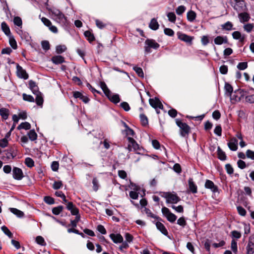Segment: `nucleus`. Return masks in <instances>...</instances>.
I'll return each mask as SVG.
<instances>
[{"label":"nucleus","mask_w":254,"mask_h":254,"mask_svg":"<svg viewBox=\"0 0 254 254\" xmlns=\"http://www.w3.org/2000/svg\"><path fill=\"white\" fill-rule=\"evenodd\" d=\"M31 128V125L28 122H24L21 123L17 127V129L20 130L21 129H24L25 130L30 129Z\"/></svg>","instance_id":"72a5a7b5"},{"label":"nucleus","mask_w":254,"mask_h":254,"mask_svg":"<svg viewBox=\"0 0 254 254\" xmlns=\"http://www.w3.org/2000/svg\"><path fill=\"white\" fill-rule=\"evenodd\" d=\"M51 61L55 64H59L65 62L64 58L62 56H54L51 59Z\"/></svg>","instance_id":"4be33fe9"},{"label":"nucleus","mask_w":254,"mask_h":254,"mask_svg":"<svg viewBox=\"0 0 254 254\" xmlns=\"http://www.w3.org/2000/svg\"><path fill=\"white\" fill-rule=\"evenodd\" d=\"M177 224L183 228H184L187 225V221L185 218L183 216L179 218L177 220Z\"/></svg>","instance_id":"c03bdc74"},{"label":"nucleus","mask_w":254,"mask_h":254,"mask_svg":"<svg viewBox=\"0 0 254 254\" xmlns=\"http://www.w3.org/2000/svg\"><path fill=\"white\" fill-rule=\"evenodd\" d=\"M224 88L226 92L228 93V95L229 96H231L233 91V88L231 85L228 83L226 82L225 84Z\"/></svg>","instance_id":"c9c22d12"},{"label":"nucleus","mask_w":254,"mask_h":254,"mask_svg":"<svg viewBox=\"0 0 254 254\" xmlns=\"http://www.w3.org/2000/svg\"><path fill=\"white\" fill-rule=\"evenodd\" d=\"M16 73L17 76L20 78L27 79L29 77V75L26 70L18 64L16 65Z\"/></svg>","instance_id":"9d476101"},{"label":"nucleus","mask_w":254,"mask_h":254,"mask_svg":"<svg viewBox=\"0 0 254 254\" xmlns=\"http://www.w3.org/2000/svg\"><path fill=\"white\" fill-rule=\"evenodd\" d=\"M237 67L240 70H244L248 67V63L247 62L239 63Z\"/></svg>","instance_id":"052dcab7"},{"label":"nucleus","mask_w":254,"mask_h":254,"mask_svg":"<svg viewBox=\"0 0 254 254\" xmlns=\"http://www.w3.org/2000/svg\"><path fill=\"white\" fill-rule=\"evenodd\" d=\"M13 178L16 180H21L24 177L22 170L18 167H14L12 170Z\"/></svg>","instance_id":"1a4fd4ad"},{"label":"nucleus","mask_w":254,"mask_h":254,"mask_svg":"<svg viewBox=\"0 0 254 254\" xmlns=\"http://www.w3.org/2000/svg\"><path fill=\"white\" fill-rule=\"evenodd\" d=\"M53 19L58 23L65 25L67 21V18L64 14L56 8H52L49 10Z\"/></svg>","instance_id":"f03ea898"},{"label":"nucleus","mask_w":254,"mask_h":254,"mask_svg":"<svg viewBox=\"0 0 254 254\" xmlns=\"http://www.w3.org/2000/svg\"><path fill=\"white\" fill-rule=\"evenodd\" d=\"M23 99L30 102H34V99L31 95H27L25 93L22 94Z\"/></svg>","instance_id":"3c124183"},{"label":"nucleus","mask_w":254,"mask_h":254,"mask_svg":"<svg viewBox=\"0 0 254 254\" xmlns=\"http://www.w3.org/2000/svg\"><path fill=\"white\" fill-rule=\"evenodd\" d=\"M42 48L45 50L48 51L50 49V43L48 41H43L41 43Z\"/></svg>","instance_id":"680f3d73"},{"label":"nucleus","mask_w":254,"mask_h":254,"mask_svg":"<svg viewBox=\"0 0 254 254\" xmlns=\"http://www.w3.org/2000/svg\"><path fill=\"white\" fill-rule=\"evenodd\" d=\"M246 156L247 158L254 160V151L250 149L247 150L246 151Z\"/></svg>","instance_id":"338daca9"},{"label":"nucleus","mask_w":254,"mask_h":254,"mask_svg":"<svg viewBox=\"0 0 254 254\" xmlns=\"http://www.w3.org/2000/svg\"><path fill=\"white\" fill-rule=\"evenodd\" d=\"M5 153L6 158L9 160L13 159L17 155V149L14 146L8 149Z\"/></svg>","instance_id":"ddd939ff"},{"label":"nucleus","mask_w":254,"mask_h":254,"mask_svg":"<svg viewBox=\"0 0 254 254\" xmlns=\"http://www.w3.org/2000/svg\"><path fill=\"white\" fill-rule=\"evenodd\" d=\"M66 50V47L64 45H59L56 47V52L58 54H62L65 52Z\"/></svg>","instance_id":"8fccbe9b"},{"label":"nucleus","mask_w":254,"mask_h":254,"mask_svg":"<svg viewBox=\"0 0 254 254\" xmlns=\"http://www.w3.org/2000/svg\"><path fill=\"white\" fill-rule=\"evenodd\" d=\"M186 7L184 5L179 6L176 9V13L178 15L182 14L186 10Z\"/></svg>","instance_id":"864d4df0"},{"label":"nucleus","mask_w":254,"mask_h":254,"mask_svg":"<svg viewBox=\"0 0 254 254\" xmlns=\"http://www.w3.org/2000/svg\"><path fill=\"white\" fill-rule=\"evenodd\" d=\"M231 249L232 251L236 253L238 252L237 243L235 240H232L231 243Z\"/></svg>","instance_id":"de8ad7c7"},{"label":"nucleus","mask_w":254,"mask_h":254,"mask_svg":"<svg viewBox=\"0 0 254 254\" xmlns=\"http://www.w3.org/2000/svg\"><path fill=\"white\" fill-rule=\"evenodd\" d=\"M8 37H9V43L10 45L13 49H14V50L16 49L17 48V43L15 41V40L14 39V37L13 36H12L11 35H10V36H8Z\"/></svg>","instance_id":"4c0bfd02"},{"label":"nucleus","mask_w":254,"mask_h":254,"mask_svg":"<svg viewBox=\"0 0 254 254\" xmlns=\"http://www.w3.org/2000/svg\"><path fill=\"white\" fill-rule=\"evenodd\" d=\"M164 197L166 198L167 203H177L180 201V198L176 194L171 192H166Z\"/></svg>","instance_id":"0eeeda50"},{"label":"nucleus","mask_w":254,"mask_h":254,"mask_svg":"<svg viewBox=\"0 0 254 254\" xmlns=\"http://www.w3.org/2000/svg\"><path fill=\"white\" fill-rule=\"evenodd\" d=\"M93 184V189L94 190L97 191L98 190L99 188V183L97 179L96 178H94L92 180Z\"/></svg>","instance_id":"e2e57ef3"},{"label":"nucleus","mask_w":254,"mask_h":254,"mask_svg":"<svg viewBox=\"0 0 254 254\" xmlns=\"http://www.w3.org/2000/svg\"><path fill=\"white\" fill-rule=\"evenodd\" d=\"M120 106L125 111H128L130 108L129 104L126 102H123L121 103Z\"/></svg>","instance_id":"69168bd1"},{"label":"nucleus","mask_w":254,"mask_h":254,"mask_svg":"<svg viewBox=\"0 0 254 254\" xmlns=\"http://www.w3.org/2000/svg\"><path fill=\"white\" fill-rule=\"evenodd\" d=\"M238 17L241 23L246 22L249 21L251 17L250 14L246 12H241L238 14Z\"/></svg>","instance_id":"aec40b11"},{"label":"nucleus","mask_w":254,"mask_h":254,"mask_svg":"<svg viewBox=\"0 0 254 254\" xmlns=\"http://www.w3.org/2000/svg\"><path fill=\"white\" fill-rule=\"evenodd\" d=\"M149 102L150 105L154 109H163V106L158 98H150Z\"/></svg>","instance_id":"4468645a"},{"label":"nucleus","mask_w":254,"mask_h":254,"mask_svg":"<svg viewBox=\"0 0 254 254\" xmlns=\"http://www.w3.org/2000/svg\"><path fill=\"white\" fill-rule=\"evenodd\" d=\"M63 203L66 204V208L69 210L72 215H77L79 213L78 209L73 204L72 202H69L66 199L65 195L64 194V197H62Z\"/></svg>","instance_id":"39448f33"},{"label":"nucleus","mask_w":254,"mask_h":254,"mask_svg":"<svg viewBox=\"0 0 254 254\" xmlns=\"http://www.w3.org/2000/svg\"><path fill=\"white\" fill-rule=\"evenodd\" d=\"M63 183L62 181H55L53 185V188L54 190H58L63 187Z\"/></svg>","instance_id":"bf43d9fd"},{"label":"nucleus","mask_w":254,"mask_h":254,"mask_svg":"<svg viewBox=\"0 0 254 254\" xmlns=\"http://www.w3.org/2000/svg\"><path fill=\"white\" fill-rule=\"evenodd\" d=\"M232 37L235 40H239V42L243 44L246 39L245 35H242L240 32L238 31H234L232 33Z\"/></svg>","instance_id":"dca6fc26"},{"label":"nucleus","mask_w":254,"mask_h":254,"mask_svg":"<svg viewBox=\"0 0 254 254\" xmlns=\"http://www.w3.org/2000/svg\"><path fill=\"white\" fill-rule=\"evenodd\" d=\"M75 215L76 216L75 219L73 220H70V225L73 228L76 227L77 224L80 220V216L79 215V213Z\"/></svg>","instance_id":"49530a36"},{"label":"nucleus","mask_w":254,"mask_h":254,"mask_svg":"<svg viewBox=\"0 0 254 254\" xmlns=\"http://www.w3.org/2000/svg\"><path fill=\"white\" fill-rule=\"evenodd\" d=\"M217 155H218V158L222 161H224L226 160V155L225 153L222 151V150L220 148V147H218L217 148Z\"/></svg>","instance_id":"c756f323"},{"label":"nucleus","mask_w":254,"mask_h":254,"mask_svg":"<svg viewBox=\"0 0 254 254\" xmlns=\"http://www.w3.org/2000/svg\"><path fill=\"white\" fill-rule=\"evenodd\" d=\"M13 22L15 25H16L18 27H20L21 28L22 27V21L21 18L20 17H19V16L14 17V18L13 19Z\"/></svg>","instance_id":"a18cd8bd"},{"label":"nucleus","mask_w":254,"mask_h":254,"mask_svg":"<svg viewBox=\"0 0 254 254\" xmlns=\"http://www.w3.org/2000/svg\"><path fill=\"white\" fill-rule=\"evenodd\" d=\"M177 36L179 39L190 44H191L192 41L193 39V37L189 36L181 32H178Z\"/></svg>","instance_id":"9b49d317"},{"label":"nucleus","mask_w":254,"mask_h":254,"mask_svg":"<svg viewBox=\"0 0 254 254\" xmlns=\"http://www.w3.org/2000/svg\"><path fill=\"white\" fill-rule=\"evenodd\" d=\"M1 229L2 231V232L7 235L9 238H12L13 237V234L12 233L9 231V230L8 229L7 227L5 226H2L1 227Z\"/></svg>","instance_id":"58836bf2"},{"label":"nucleus","mask_w":254,"mask_h":254,"mask_svg":"<svg viewBox=\"0 0 254 254\" xmlns=\"http://www.w3.org/2000/svg\"><path fill=\"white\" fill-rule=\"evenodd\" d=\"M254 27V24L252 23H248L244 26V30L248 33L251 32Z\"/></svg>","instance_id":"13d9d810"},{"label":"nucleus","mask_w":254,"mask_h":254,"mask_svg":"<svg viewBox=\"0 0 254 254\" xmlns=\"http://www.w3.org/2000/svg\"><path fill=\"white\" fill-rule=\"evenodd\" d=\"M247 254H254V237H251L249 238L247 246Z\"/></svg>","instance_id":"2eb2a0df"},{"label":"nucleus","mask_w":254,"mask_h":254,"mask_svg":"<svg viewBox=\"0 0 254 254\" xmlns=\"http://www.w3.org/2000/svg\"><path fill=\"white\" fill-rule=\"evenodd\" d=\"M29 86L33 94H36L40 92L39 91V88L35 81L30 80L29 81Z\"/></svg>","instance_id":"b1692460"},{"label":"nucleus","mask_w":254,"mask_h":254,"mask_svg":"<svg viewBox=\"0 0 254 254\" xmlns=\"http://www.w3.org/2000/svg\"><path fill=\"white\" fill-rule=\"evenodd\" d=\"M156 226L157 229L159 230L163 235L165 236L168 235V231L163 224L160 222H157L156 223Z\"/></svg>","instance_id":"393cba45"},{"label":"nucleus","mask_w":254,"mask_h":254,"mask_svg":"<svg viewBox=\"0 0 254 254\" xmlns=\"http://www.w3.org/2000/svg\"><path fill=\"white\" fill-rule=\"evenodd\" d=\"M159 24L157 21V20L155 18H153L151 19L149 27L150 29L153 30H156L159 28Z\"/></svg>","instance_id":"cd10ccee"},{"label":"nucleus","mask_w":254,"mask_h":254,"mask_svg":"<svg viewBox=\"0 0 254 254\" xmlns=\"http://www.w3.org/2000/svg\"><path fill=\"white\" fill-rule=\"evenodd\" d=\"M25 164L29 168H32L34 166V162L33 160L30 157H27L25 158Z\"/></svg>","instance_id":"a19ab883"},{"label":"nucleus","mask_w":254,"mask_h":254,"mask_svg":"<svg viewBox=\"0 0 254 254\" xmlns=\"http://www.w3.org/2000/svg\"><path fill=\"white\" fill-rule=\"evenodd\" d=\"M127 139L135 153L138 154H141L140 151L142 150V147L139 146L136 141L131 137H127Z\"/></svg>","instance_id":"6e6552de"},{"label":"nucleus","mask_w":254,"mask_h":254,"mask_svg":"<svg viewBox=\"0 0 254 254\" xmlns=\"http://www.w3.org/2000/svg\"><path fill=\"white\" fill-rule=\"evenodd\" d=\"M237 209L239 215L242 216H245L246 215V210L242 206H237Z\"/></svg>","instance_id":"4d7b16f0"},{"label":"nucleus","mask_w":254,"mask_h":254,"mask_svg":"<svg viewBox=\"0 0 254 254\" xmlns=\"http://www.w3.org/2000/svg\"><path fill=\"white\" fill-rule=\"evenodd\" d=\"M1 29L4 34L7 36H10L11 35V32L9 26L5 22H2L1 23Z\"/></svg>","instance_id":"a878e982"},{"label":"nucleus","mask_w":254,"mask_h":254,"mask_svg":"<svg viewBox=\"0 0 254 254\" xmlns=\"http://www.w3.org/2000/svg\"><path fill=\"white\" fill-rule=\"evenodd\" d=\"M205 188L207 189H209L213 193H215L218 191V188L216 186L214 183L209 180H206L204 185Z\"/></svg>","instance_id":"f8f14e48"},{"label":"nucleus","mask_w":254,"mask_h":254,"mask_svg":"<svg viewBox=\"0 0 254 254\" xmlns=\"http://www.w3.org/2000/svg\"><path fill=\"white\" fill-rule=\"evenodd\" d=\"M160 45L154 40L147 39L145 41L144 50L145 53H150L151 52V49H157Z\"/></svg>","instance_id":"20e7f679"},{"label":"nucleus","mask_w":254,"mask_h":254,"mask_svg":"<svg viewBox=\"0 0 254 254\" xmlns=\"http://www.w3.org/2000/svg\"><path fill=\"white\" fill-rule=\"evenodd\" d=\"M228 146L232 151H236L238 149V140L235 138H232L228 143Z\"/></svg>","instance_id":"a211bd4d"},{"label":"nucleus","mask_w":254,"mask_h":254,"mask_svg":"<svg viewBox=\"0 0 254 254\" xmlns=\"http://www.w3.org/2000/svg\"><path fill=\"white\" fill-rule=\"evenodd\" d=\"M100 86L105 95L114 104H117L120 102V98L119 95L117 94L113 95L104 82H100Z\"/></svg>","instance_id":"f257e3e1"},{"label":"nucleus","mask_w":254,"mask_h":254,"mask_svg":"<svg viewBox=\"0 0 254 254\" xmlns=\"http://www.w3.org/2000/svg\"><path fill=\"white\" fill-rule=\"evenodd\" d=\"M64 209V207L59 205L57 207H54L52 209V213L55 215H59Z\"/></svg>","instance_id":"ea45409f"},{"label":"nucleus","mask_w":254,"mask_h":254,"mask_svg":"<svg viewBox=\"0 0 254 254\" xmlns=\"http://www.w3.org/2000/svg\"><path fill=\"white\" fill-rule=\"evenodd\" d=\"M110 238L115 243H121L123 241V237L120 234H111L110 235Z\"/></svg>","instance_id":"6ab92c4d"},{"label":"nucleus","mask_w":254,"mask_h":254,"mask_svg":"<svg viewBox=\"0 0 254 254\" xmlns=\"http://www.w3.org/2000/svg\"><path fill=\"white\" fill-rule=\"evenodd\" d=\"M214 42L216 45H221L223 43H227L228 39L226 36H218L214 39Z\"/></svg>","instance_id":"5701e85b"},{"label":"nucleus","mask_w":254,"mask_h":254,"mask_svg":"<svg viewBox=\"0 0 254 254\" xmlns=\"http://www.w3.org/2000/svg\"><path fill=\"white\" fill-rule=\"evenodd\" d=\"M36 243L41 246H45L46 243L44 240V239L41 236H38L36 238Z\"/></svg>","instance_id":"09e8293b"},{"label":"nucleus","mask_w":254,"mask_h":254,"mask_svg":"<svg viewBox=\"0 0 254 254\" xmlns=\"http://www.w3.org/2000/svg\"><path fill=\"white\" fill-rule=\"evenodd\" d=\"M73 96L75 98H79L84 103H88L89 101V99L87 96L83 95L81 92L79 91L73 92Z\"/></svg>","instance_id":"f3484780"},{"label":"nucleus","mask_w":254,"mask_h":254,"mask_svg":"<svg viewBox=\"0 0 254 254\" xmlns=\"http://www.w3.org/2000/svg\"><path fill=\"white\" fill-rule=\"evenodd\" d=\"M225 169L227 173L229 175H232L233 174L234 169L232 166L230 164H227L225 165Z\"/></svg>","instance_id":"0e129e2a"},{"label":"nucleus","mask_w":254,"mask_h":254,"mask_svg":"<svg viewBox=\"0 0 254 254\" xmlns=\"http://www.w3.org/2000/svg\"><path fill=\"white\" fill-rule=\"evenodd\" d=\"M233 24L230 21H227L224 24L221 25L222 29L223 30L230 31L231 30L233 29Z\"/></svg>","instance_id":"e433bc0d"},{"label":"nucleus","mask_w":254,"mask_h":254,"mask_svg":"<svg viewBox=\"0 0 254 254\" xmlns=\"http://www.w3.org/2000/svg\"><path fill=\"white\" fill-rule=\"evenodd\" d=\"M133 69L136 72L138 76L142 78L144 77V73L141 67L134 66L133 67Z\"/></svg>","instance_id":"37998d69"},{"label":"nucleus","mask_w":254,"mask_h":254,"mask_svg":"<svg viewBox=\"0 0 254 254\" xmlns=\"http://www.w3.org/2000/svg\"><path fill=\"white\" fill-rule=\"evenodd\" d=\"M84 34L90 43H91L95 40L94 35L90 31H86L84 32Z\"/></svg>","instance_id":"2f4dec72"},{"label":"nucleus","mask_w":254,"mask_h":254,"mask_svg":"<svg viewBox=\"0 0 254 254\" xmlns=\"http://www.w3.org/2000/svg\"><path fill=\"white\" fill-rule=\"evenodd\" d=\"M167 15L170 22L174 23L176 21V16L174 12H169Z\"/></svg>","instance_id":"5fc2aeb1"},{"label":"nucleus","mask_w":254,"mask_h":254,"mask_svg":"<svg viewBox=\"0 0 254 254\" xmlns=\"http://www.w3.org/2000/svg\"><path fill=\"white\" fill-rule=\"evenodd\" d=\"M140 119L143 126H146L148 124V119L145 115L141 114L140 115Z\"/></svg>","instance_id":"6e6d98bb"},{"label":"nucleus","mask_w":254,"mask_h":254,"mask_svg":"<svg viewBox=\"0 0 254 254\" xmlns=\"http://www.w3.org/2000/svg\"><path fill=\"white\" fill-rule=\"evenodd\" d=\"M162 212L170 222L174 223L176 220L177 216L172 213L168 208L165 206L163 207L162 208Z\"/></svg>","instance_id":"423d86ee"},{"label":"nucleus","mask_w":254,"mask_h":254,"mask_svg":"<svg viewBox=\"0 0 254 254\" xmlns=\"http://www.w3.org/2000/svg\"><path fill=\"white\" fill-rule=\"evenodd\" d=\"M36 95L35 102L37 105L42 106L43 103V98L42 96L41 92H39L38 94H35Z\"/></svg>","instance_id":"f704fd0d"},{"label":"nucleus","mask_w":254,"mask_h":254,"mask_svg":"<svg viewBox=\"0 0 254 254\" xmlns=\"http://www.w3.org/2000/svg\"><path fill=\"white\" fill-rule=\"evenodd\" d=\"M144 211L148 217H150L157 220L160 219L159 217L153 214L151 210L148 208H145Z\"/></svg>","instance_id":"79ce46f5"},{"label":"nucleus","mask_w":254,"mask_h":254,"mask_svg":"<svg viewBox=\"0 0 254 254\" xmlns=\"http://www.w3.org/2000/svg\"><path fill=\"white\" fill-rule=\"evenodd\" d=\"M9 210L11 213L16 215L18 217L22 218L24 216V213L17 208H10Z\"/></svg>","instance_id":"c85d7f7f"},{"label":"nucleus","mask_w":254,"mask_h":254,"mask_svg":"<svg viewBox=\"0 0 254 254\" xmlns=\"http://www.w3.org/2000/svg\"><path fill=\"white\" fill-rule=\"evenodd\" d=\"M187 19L190 22H192L196 18V13L192 10H190L187 13Z\"/></svg>","instance_id":"7c9ffc66"},{"label":"nucleus","mask_w":254,"mask_h":254,"mask_svg":"<svg viewBox=\"0 0 254 254\" xmlns=\"http://www.w3.org/2000/svg\"><path fill=\"white\" fill-rule=\"evenodd\" d=\"M9 114V111L8 109L5 108L0 109V115L4 120H7L8 119Z\"/></svg>","instance_id":"bb28decb"},{"label":"nucleus","mask_w":254,"mask_h":254,"mask_svg":"<svg viewBox=\"0 0 254 254\" xmlns=\"http://www.w3.org/2000/svg\"><path fill=\"white\" fill-rule=\"evenodd\" d=\"M176 124L180 128L179 132L182 137L188 138L189 134L190 132V127L186 123L182 122L181 120L176 119L175 120Z\"/></svg>","instance_id":"7ed1b4c3"},{"label":"nucleus","mask_w":254,"mask_h":254,"mask_svg":"<svg viewBox=\"0 0 254 254\" xmlns=\"http://www.w3.org/2000/svg\"><path fill=\"white\" fill-rule=\"evenodd\" d=\"M44 201L48 204H53L55 203L54 199L49 196H46L44 198Z\"/></svg>","instance_id":"603ef678"},{"label":"nucleus","mask_w":254,"mask_h":254,"mask_svg":"<svg viewBox=\"0 0 254 254\" xmlns=\"http://www.w3.org/2000/svg\"><path fill=\"white\" fill-rule=\"evenodd\" d=\"M27 135L29 139L31 141L36 140L37 138V134L34 129L30 130Z\"/></svg>","instance_id":"473e14b6"},{"label":"nucleus","mask_w":254,"mask_h":254,"mask_svg":"<svg viewBox=\"0 0 254 254\" xmlns=\"http://www.w3.org/2000/svg\"><path fill=\"white\" fill-rule=\"evenodd\" d=\"M189 190L192 193H196L197 192V187L191 178L188 180Z\"/></svg>","instance_id":"412c9836"},{"label":"nucleus","mask_w":254,"mask_h":254,"mask_svg":"<svg viewBox=\"0 0 254 254\" xmlns=\"http://www.w3.org/2000/svg\"><path fill=\"white\" fill-rule=\"evenodd\" d=\"M201 42L203 46H206V45H207L208 43L209 42L208 36L206 35L202 36L201 39Z\"/></svg>","instance_id":"774afa93"}]
</instances>
